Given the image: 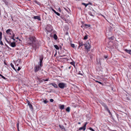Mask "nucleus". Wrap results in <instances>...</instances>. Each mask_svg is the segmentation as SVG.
Returning <instances> with one entry per match:
<instances>
[{
	"label": "nucleus",
	"instance_id": "obj_1",
	"mask_svg": "<svg viewBox=\"0 0 131 131\" xmlns=\"http://www.w3.org/2000/svg\"><path fill=\"white\" fill-rule=\"evenodd\" d=\"M27 43L28 45L32 46L33 47H35L36 45L34 43L36 42V38L32 36H30L28 39H27Z\"/></svg>",
	"mask_w": 131,
	"mask_h": 131
},
{
	"label": "nucleus",
	"instance_id": "obj_2",
	"mask_svg": "<svg viewBox=\"0 0 131 131\" xmlns=\"http://www.w3.org/2000/svg\"><path fill=\"white\" fill-rule=\"evenodd\" d=\"M84 46L85 49L88 52L89 51L90 49V45L89 44L88 41H87L86 43L84 44Z\"/></svg>",
	"mask_w": 131,
	"mask_h": 131
},
{
	"label": "nucleus",
	"instance_id": "obj_3",
	"mask_svg": "<svg viewBox=\"0 0 131 131\" xmlns=\"http://www.w3.org/2000/svg\"><path fill=\"white\" fill-rule=\"evenodd\" d=\"M42 66H40L39 65H36L34 68V71L35 73L37 72L38 71L41 69Z\"/></svg>",
	"mask_w": 131,
	"mask_h": 131
},
{
	"label": "nucleus",
	"instance_id": "obj_4",
	"mask_svg": "<svg viewBox=\"0 0 131 131\" xmlns=\"http://www.w3.org/2000/svg\"><path fill=\"white\" fill-rule=\"evenodd\" d=\"M66 84L63 83H60L58 84L59 87L61 89H63L66 87Z\"/></svg>",
	"mask_w": 131,
	"mask_h": 131
},
{
	"label": "nucleus",
	"instance_id": "obj_5",
	"mask_svg": "<svg viewBox=\"0 0 131 131\" xmlns=\"http://www.w3.org/2000/svg\"><path fill=\"white\" fill-rule=\"evenodd\" d=\"M43 58V55H41L40 56V63L39 65L42 67V61Z\"/></svg>",
	"mask_w": 131,
	"mask_h": 131
},
{
	"label": "nucleus",
	"instance_id": "obj_6",
	"mask_svg": "<svg viewBox=\"0 0 131 131\" xmlns=\"http://www.w3.org/2000/svg\"><path fill=\"white\" fill-rule=\"evenodd\" d=\"M11 31V29H9L7 30L6 31V33L8 35L9 37H10L12 35V34L10 32Z\"/></svg>",
	"mask_w": 131,
	"mask_h": 131
},
{
	"label": "nucleus",
	"instance_id": "obj_7",
	"mask_svg": "<svg viewBox=\"0 0 131 131\" xmlns=\"http://www.w3.org/2000/svg\"><path fill=\"white\" fill-rule=\"evenodd\" d=\"M87 123V122H86L84 125L82 127L79 128V130H85L86 129V126Z\"/></svg>",
	"mask_w": 131,
	"mask_h": 131
},
{
	"label": "nucleus",
	"instance_id": "obj_8",
	"mask_svg": "<svg viewBox=\"0 0 131 131\" xmlns=\"http://www.w3.org/2000/svg\"><path fill=\"white\" fill-rule=\"evenodd\" d=\"M101 104L104 107L105 109L106 110L108 108L107 106L104 102H102L101 103Z\"/></svg>",
	"mask_w": 131,
	"mask_h": 131
},
{
	"label": "nucleus",
	"instance_id": "obj_9",
	"mask_svg": "<svg viewBox=\"0 0 131 131\" xmlns=\"http://www.w3.org/2000/svg\"><path fill=\"white\" fill-rule=\"evenodd\" d=\"M27 103L28 105L29 106V108L31 109H32V105L31 104L30 102L28 100L27 101Z\"/></svg>",
	"mask_w": 131,
	"mask_h": 131
},
{
	"label": "nucleus",
	"instance_id": "obj_10",
	"mask_svg": "<svg viewBox=\"0 0 131 131\" xmlns=\"http://www.w3.org/2000/svg\"><path fill=\"white\" fill-rule=\"evenodd\" d=\"M33 18L35 19H37L39 20H41L40 17L38 16H34Z\"/></svg>",
	"mask_w": 131,
	"mask_h": 131
},
{
	"label": "nucleus",
	"instance_id": "obj_11",
	"mask_svg": "<svg viewBox=\"0 0 131 131\" xmlns=\"http://www.w3.org/2000/svg\"><path fill=\"white\" fill-rule=\"evenodd\" d=\"M108 30L110 34L111 35L112 34V32H111V31L112 30V28L111 26H110L108 28Z\"/></svg>",
	"mask_w": 131,
	"mask_h": 131
},
{
	"label": "nucleus",
	"instance_id": "obj_12",
	"mask_svg": "<svg viewBox=\"0 0 131 131\" xmlns=\"http://www.w3.org/2000/svg\"><path fill=\"white\" fill-rule=\"evenodd\" d=\"M10 45L12 47H14L16 46V44L15 42H13L10 44Z\"/></svg>",
	"mask_w": 131,
	"mask_h": 131
},
{
	"label": "nucleus",
	"instance_id": "obj_13",
	"mask_svg": "<svg viewBox=\"0 0 131 131\" xmlns=\"http://www.w3.org/2000/svg\"><path fill=\"white\" fill-rule=\"evenodd\" d=\"M124 51H125L126 52L131 55V50H128L127 49H125Z\"/></svg>",
	"mask_w": 131,
	"mask_h": 131
},
{
	"label": "nucleus",
	"instance_id": "obj_14",
	"mask_svg": "<svg viewBox=\"0 0 131 131\" xmlns=\"http://www.w3.org/2000/svg\"><path fill=\"white\" fill-rule=\"evenodd\" d=\"M15 36L13 32L12 35L10 37L12 39H13L14 41L15 40V39L14 38V37Z\"/></svg>",
	"mask_w": 131,
	"mask_h": 131
},
{
	"label": "nucleus",
	"instance_id": "obj_15",
	"mask_svg": "<svg viewBox=\"0 0 131 131\" xmlns=\"http://www.w3.org/2000/svg\"><path fill=\"white\" fill-rule=\"evenodd\" d=\"M51 84L55 88H58V86L55 83H52Z\"/></svg>",
	"mask_w": 131,
	"mask_h": 131
},
{
	"label": "nucleus",
	"instance_id": "obj_16",
	"mask_svg": "<svg viewBox=\"0 0 131 131\" xmlns=\"http://www.w3.org/2000/svg\"><path fill=\"white\" fill-rule=\"evenodd\" d=\"M79 48L80 47L82 46L83 45H84V44L83 42L80 41L79 42Z\"/></svg>",
	"mask_w": 131,
	"mask_h": 131
},
{
	"label": "nucleus",
	"instance_id": "obj_17",
	"mask_svg": "<svg viewBox=\"0 0 131 131\" xmlns=\"http://www.w3.org/2000/svg\"><path fill=\"white\" fill-rule=\"evenodd\" d=\"M10 65H11V66L12 67V68L14 70L16 71V70L15 68L14 67V65L12 63H11L10 64Z\"/></svg>",
	"mask_w": 131,
	"mask_h": 131
},
{
	"label": "nucleus",
	"instance_id": "obj_18",
	"mask_svg": "<svg viewBox=\"0 0 131 131\" xmlns=\"http://www.w3.org/2000/svg\"><path fill=\"white\" fill-rule=\"evenodd\" d=\"M54 47L57 50H59V47L57 45H54Z\"/></svg>",
	"mask_w": 131,
	"mask_h": 131
},
{
	"label": "nucleus",
	"instance_id": "obj_19",
	"mask_svg": "<svg viewBox=\"0 0 131 131\" xmlns=\"http://www.w3.org/2000/svg\"><path fill=\"white\" fill-rule=\"evenodd\" d=\"M64 108V105H61L60 107V109H63Z\"/></svg>",
	"mask_w": 131,
	"mask_h": 131
},
{
	"label": "nucleus",
	"instance_id": "obj_20",
	"mask_svg": "<svg viewBox=\"0 0 131 131\" xmlns=\"http://www.w3.org/2000/svg\"><path fill=\"white\" fill-rule=\"evenodd\" d=\"M54 38L55 40H57V36L55 34L54 35Z\"/></svg>",
	"mask_w": 131,
	"mask_h": 131
},
{
	"label": "nucleus",
	"instance_id": "obj_21",
	"mask_svg": "<svg viewBox=\"0 0 131 131\" xmlns=\"http://www.w3.org/2000/svg\"><path fill=\"white\" fill-rule=\"evenodd\" d=\"M66 111L68 112H69L70 111V108L69 107H68L66 109Z\"/></svg>",
	"mask_w": 131,
	"mask_h": 131
},
{
	"label": "nucleus",
	"instance_id": "obj_22",
	"mask_svg": "<svg viewBox=\"0 0 131 131\" xmlns=\"http://www.w3.org/2000/svg\"><path fill=\"white\" fill-rule=\"evenodd\" d=\"M0 76L2 77V78H3V79H5V80H6L7 79L5 77H4V76H3V75H1V74H0Z\"/></svg>",
	"mask_w": 131,
	"mask_h": 131
},
{
	"label": "nucleus",
	"instance_id": "obj_23",
	"mask_svg": "<svg viewBox=\"0 0 131 131\" xmlns=\"http://www.w3.org/2000/svg\"><path fill=\"white\" fill-rule=\"evenodd\" d=\"M106 110L108 111L110 115H112L111 113V112L110 110H109L108 108Z\"/></svg>",
	"mask_w": 131,
	"mask_h": 131
},
{
	"label": "nucleus",
	"instance_id": "obj_24",
	"mask_svg": "<svg viewBox=\"0 0 131 131\" xmlns=\"http://www.w3.org/2000/svg\"><path fill=\"white\" fill-rule=\"evenodd\" d=\"M108 38L110 40H113V37L112 36L110 37H108Z\"/></svg>",
	"mask_w": 131,
	"mask_h": 131
},
{
	"label": "nucleus",
	"instance_id": "obj_25",
	"mask_svg": "<svg viewBox=\"0 0 131 131\" xmlns=\"http://www.w3.org/2000/svg\"><path fill=\"white\" fill-rule=\"evenodd\" d=\"M38 80H39V82H40V83H41V82H42L43 81V80H42V79L41 80L40 79H39V78H38Z\"/></svg>",
	"mask_w": 131,
	"mask_h": 131
},
{
	"label": "nucleus",
	"instance_id": "obj_26",
	"mask_svg": "<svg viewBox=\"0 0 131 131\" xmlns=\"http://www.w3.org/2000/svg\"><path fill=\"white\" fill-rule=\"evenodd\" d=\"M19 121H18V122L17 124V128H18V127H19Z\"/></svg>",
	"mask_w": 131,
	"mask_h": 131
},
{
	"label": "nucleus",
	"instance_id": "obj_27",
	"mask_svg": "<svg viewBox=\"0 0 131 131\" xmlns=\"http://www.w3.org/2000/svg\"><path fill=\"white\" fill-rule=\"evenodd\" d=\"M89 4H85V3H82V4L85 5V7H86V6H87Z\"/></svg>",
	"mask_w": 131,
	"mask_h": 131
},
{
	"label": "nucleus",
	"instance_id": "obj_28",
	"mask_svg": "<svg viewBox=\"0 0 131 131\" xmlns=\"http://www.w3.org/2000/svg\"><path fill=\"white\" fill-rule=\"evenodd\" d=\"M43 102L45 104H47L48 103V101L47 100H45L43 101Z\"/></svg>",
	"mask_w": 131,
	"mask_h": 131
},
{
	"label": "nucleus",
	"instance_id": "obj_29",
	"mask_svg": "<svg viewBox=\"0 0 131 131\" xmlns=\"http://www.w3.org/2000/svg\"><path fill=\"white\" fill-rule=\"evenodd\" d=\"M96 82H97L99 83H100V84H101V85H103V83H102L101 82H99V81H96Z\"/></svg>",
	"mask_w": 131,
	"mask_h": 131
},
{
	"label": "nucleus",
	"instance_id": "obj_30",
	"mask_svg": "<svg viewBox=\"0 0 131 131\" xmlns=\"http://www.w3.org/2000/svg\"><path fill=\"white\" fill-rule=\"evenodd\" d=\"M128 66L130 69H131V63H129L128 64Z\"/></svg>",
	"mask_w": 131,
	"mask_h": 131
},
{
	"label": "nucleus",
	"instance_id": "obj_31",
	"mask_svg": "<svg viewBox=\"0 0 131 131\" xmlns=\"http://www.w3.org/2000/svg\"><path fill=\"white\" fill-rule=\"evenodd\" d=\"M87 38H88V36L87 35H85L84 38V39H87Z\"/></svg>",
	"mask_w": 131,
	"mask_h": 131
},
{
	"label": "nucleus",
	"instance_id": "obj_32",
	"mask_svg": "<svg viewBox=\"0 0 131 131\" xmlns=\"http://www.w3.org/2000/svg\"><path fill=\"white\" fill-rule=\"evenodd\" d=\"M71 46L73 48H74L75 47V46L74 44H71Z\"/></svg>",
	"mask_w": 131,
	"mask_h": 131
},
{
	"label": "nucleus",
	"instance_id": "obj_33",
	"mask_svg": "<svg viewBox=\"0 0 131 131\" xmlns=\"http://www.w3.org/2000/svg\"><path fill=\"white\" fill-rule=\"evenodd\" d=\"M93 56H94V54H91V59L93 57Z\"/></svg>",
	"mask_w": 131,
	"mask_h": 131
},
{
	"label": "nucleus",
	"instance_id": "obj_34",
	"mask_svg": "<svg viewBox=\"0 0 131 131\" xmlns=\"http://www.w3.org/2000/svg\"><path fill=\"white\" fill-rule=\"evenodd\" d=\"M55 13L58 16H59L60 15V14L58 12H56Z\"/></svg>",
	"mask_w": 131,
	"mask_h": 131
},
{
	"label": "nucleus",
	"instance_id": "obj_35",
	"mask_svg": "<svg viewBox=\"0 0 131 131\" xmlns=\"http://www.w3.org/2000/svg\"><path fill=\"white\" fill-rule=\"evenodd\" d=\"M0 44L2 45H3V43L2 41V40H0Z\"/></svg>",
	"mask_w": 131,
	"mask_h": 131
},
{
	"label": "nucleus",
	"instance_id": "obj_36",
	"mask_svg": "<svg viewBox=\"0 0 131 131\" xmlns=\"http://www.w3.org/2000/svg\"><path fill=\"white\" fill-rule=\"evenodd\" d=\"M48 79H43L42 80H43V81H48Z\"/></svg>",
	"mask_w": 131,
	"mask_h": 131
},
{
	"label": "nucleus",
	"instance_id": "obj_37",
	"mask_svg": "<svg viewBox=\"0 0 131 131\" xmlns=\"http://www.w3.org/2000/svg\"><path fill=\"white\" fill-rule=\"evenodd\" d=\"M85 25L86 26H87L89 27H90V25L85 24Z\"/></svg>",
	"mask_w": 131,
	"mask_h": 131
},
{
	"label": "nucleus",
	"instance_id": "obj_38",
	"mask_svg": "<svg viewBox=\"0 0 131 131\" xmlns=\"http://www.w3.org/2000/svg\"><path fill=\"white\" fill-rule=\"evenodd\" d=\"M70 63L73 65H74V62H72Z\"/></svg>",
	"mask_w": 131,
	"mask_h": 131
},
{
	"label": "nucleus",
	"instance_id": "obj_39",
	"mask_svg": "<svg viewBox=\"0 0 131 131\" xmlns=\"http://www.w3.org/2000/svg\"><path fill=\"white\" fill-rule=\"evenodd\" d=\"M50 101L51 102H52L53 101V100L52 99H51L50 100Z\"/></svg>",
	"mask_w": 131,
	"mask_h": 131
},
{
	"label": "nucleus",
	"instance_id": "obj_40",
	"mask_svg": "<svg viewBox=\"0 0 131 131\" xmlns=\"http://www.w3.org/2000/svg\"><path fill=\"white\" fill-rule=\"evenodd\" d=\"M52 10L55 13L56 12L54 10L53 8L52 9Z\"/></svg>",
	"mask_w": 131,
	"mask_h": 131
},
{
	"label": "nucleus",
	"instance_id": "obj_41",
	"mask_svg": "<svg viewBox=\"0 0 131 131\" xmlns=\"http://www.w3.org/2000/svg\"><path fill=\"white\" fill-rule=\"evenodd\" d=\"M20 69V67H19L18 68V69H17V70L18 71H19Z\"/></svg>",
	"mask_w": 131,
	"mask_h": 131
},
{
	"label": "nucleus",
	"instance_id": "obj_42",
	"mask_svg": "<svg viewBox=\"0 0 131 131\" xmlns=\"http://www.w3.org/2000/svg\"><path fill=\"white\" fill-rule=\"evenodd\" d=\"M91 130L92 131H95L91 127Z\"/></svg>",
	"mask_w": 131,
	"mask_h": 131
},
{
	"label": "nucleus",
	"instance_id": "obj_43",
	"mask_svg": "<svg viewBox=\"0 0 131 131\" xmlns=\"http://www.w3.org/2000/svg\"><path fill=\"white\" fill-rule=\"evenodd\" d=\"M2 33L1 32H0V37L2 36Z\"/></svg>",
	"mask_w": 131,
	"mask_h": 131
},
{
	"label": "nucleus",
	"instance_id": "obj_44",
	"mask_svg": "<svg viewBox=\"0 0 131 131\" xmlns=\"http://www.w3.org/2000/svg\"><path fill=\"white\" fill-rule=\"evenodd\" d=\"M7 42L10 45V44L11 43V41H8V42Z\"/></svg>",
	"mask_w": 131,
	"mask_h": 131
},
{
	"label": "nucleus",
	"instance_id": "obj_45",
	"mask_svg": "<svg viewBox=\"0 0 131 131\" xmlns=\"http://www.w3.org/2000/svg\"><path fill=\"white\" fill-rule=\"evenodd\" d=\"M5 40L7 42H8V40L6 38V37H5Z\"/></svg>",
	"mask_w": 131,
	"mask_h": 131
},
{
	"label": "nucleus",
	"instance_id": "obj_46",
	"mask_svg": "<svg viewBox=\"0 0 131 131\" xmlns=\"http://www.w3.org/2000/svg\"><path fill=\"white\" fill-rule=\"evenodd\" d=\"M116 115L117 117V118H118V115L117 114H116Z\"/></svg>",
	"mask_w": 131,
	"mask_h": 131
},
{
	"label": "nucleus",
	"instance_id": "obj_47",
	"mask_svg": "<svg viewBox=\"0 0 131 131\" xmlns=\"http://www.w3.org/2000/svg\"><path fill=\"white\" fill-rule=\"evenodd\" d=\"M2 36L0 37V40H2Z\"/></svg>",
	"mask_w": 131,
	"mask_h": 131
},
{
	"label": "nucleus",
	"instance_id": "obj_48",
	"mask_svg": "<svg viewBox=\"0 0 131 131\" xmlns=\"http://www.w3.org/2000/svg\"><path fill=\"white\" fill-rule=\"evenodd\" d=\"M66 55H63V56H60V57H64L65 56H66Z\"/></svg>",
	"mask_w": 131,
	"mask_h": 131
},
{
	"label": "nucleus",
	"instance_id": "obj_49",
	"mask_svg": "<svg viewBox=\"0 0 131 131\" xmlns=\"http://www.w3.org/2000/svg\"><path fill=\"white\" fill-rule=\"evenodd\" d=\"M59 9V10L60 11V12H61V9H60V8H59L58 9Z\"/></svg>",
	"mask_w": 131,
	"mask_h": 131
},
{
	"label": "nucleus",
	"instance_id": "obj_50",
	"mask_svg": "<svg viewBox=\"0 0 131 131\" xmlns=\"http://www.w3.org/2000/svg\"><path fill=\"white\" fill-rule=\"evenodd\" d=\"M104 57H105V58H107V56H104Z\"/></svg>",
	"mask_w": 131,
	"mask_h": 131
},
{
	"label": "nucleus",
	"instance_id": "obj_51",
	"mask_svg": "<svg viewBox=\"0 0 131 131\" xmlns=\"http://www.w3.org/2000/svg\"><path fill=\"white\" fill-rule=\"evenodd\" d=\"M90 15H91V16H94V15H92V14H91V13Z\"/></svg>",
	"mask_w": 131,
	"mask_h": 131
},
{
	"label": "nucleus",
	"instance_id": "obj_52",
	"mask_svg": "<svg viewBox=\"0 0 131 131\" xmlns=\"http://www.w3.org/2000/svg\"><path fill=\"white\" fill-rule=\"evenodd\" d=\"M102 16H103L105 18V17L103 15H102Z\"/></svg>",
	"mask_w": 131,
	"mask_h": 131
},
{
	"label": "nucleus",
	"instance_id": "obj_53",
	"mask_svg": "<svg viewBox=\"0 0 131 131\" xmlns=\"http://www.w3.org/2000/svg\"><path fill=\"white\" fill-rule=\"evenodd\" d=\"M64 9L66 10H67V9L66 8H64Z\"/></svg>",
	"mask_w": 131,
	"mask_h": 131
},
{
	"label": "nucleus",
	"instance_id": "obj_54",
	"mask_svg": "<svg viewBox=\"0 0 131 131\" xmlns=\"http://www.w3.org/2000/svg\"><path fill=\"white\" fill-rule=\"evenodd\" d=\"M17 129H18V131H19V127H18V128H17Z\"/></svg>",
	"mask_w": 131,
	"mask_h": 131
},
{
	"label": "nucleus",
	"instance_id": "obj_55",
	"mask_svg": "<svg viewBox=\"0 0 131 131\" xmlns=\"http://www.w3.org/2000/svg\"><path fill=\"white\" fill-rule=\"evenodd\" d=\"M78 124H80V122H79V123H78Z\"/></svg>",
	"mask_w": 131,
	"mask_h": 131
},
{
	"label": "nucleus",
	"instance_id": "obj_56",
	"mask_svg": "<svg viewBox=\"0 0 131 131\" xmlns=\"http://www.w3.org/2000/svg\"><path fill=\"white\" fill-rule=\"evenodd\" d=\"M16 39H18V37H17L16 38Z\"/></svg>",
	"mask_w": 131,
	"mask_h": 131
},
{
	"label": "nucleus",
	"instance_id": "obj_57",
	"mask_svg": "<svg viewBox=\"0 0 131 131\" xmlns=\"http://www.w3.org/2000/svg\"><path fill=\"white\" fill-rule=\"evenodd\" d=\"M93 50H92L91 51L93 52Z\"/></svg>",
	"mask_w": 131,
	"mask_h": 131
},
{
	"label": "nucleus",
	"instance_id": "obj_58",
	"mask_svg": "<svg viewBox=\"0 0 131 131\" xmlns=\"http://www.w3.org/2000/svg\"><path fill=\"white\" fill-rule=\"evenodd\" d=\"M81 27H82V26H81Z\"/></svg>",
	"mask_w": 131,
	"mask_h": 131
},
{
	"label": "nucleus",
	"instance_id": "obj_59",
	"mask_svg": "<svg viewBox=\"0 0 131 131\" xmlns=\"http://www.w3.org/2000/svg\"><path fill=\"white\" fill-rule=\"evenodd\" d=\"M90 4H91V5H92V4H91V3Z\"/></svg>",
	"mask_w": 131,
	"mask_h": 131
},
{
	"label": "nucleus",
	"instance_id": "obj_60",
	"mask_svg": "<svg viewBox=\"0 0 131 131\" xmlns=\"http://www.w3.org/2000/svg\"><path fill=\"white\" fill-rule=\"evenodd\" d=\"M89 129H90V128H89Z\"/></svg>",
	"mask_w": 131,
	"mask_h": 131
}]
</instances>
